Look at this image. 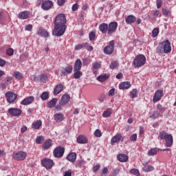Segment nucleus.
<instances>
[{"label": "nucleus", "mask_w": 176, "mask_h": 176, "mask_svg": "<svg viewBox=\"0 0 176 176\" xmlns=\"http://www.w3.org/2000/svg\"><path fill=\"white\" fill-rule=\"evenodd\" d=\"M54 30L52 31V34L55 36H63L65 34V30H67V25H54Z\"/></svg>", "instance_id": "1"}, {"label": "nucleus", "mask_w": 176, "mask_h": 176, "mask_svg": "<svg viewBox=\"0 0 176 176\" xmlns=\"http://www.w3.org/2000/svg\"><path fill=\"white\" fill-rule=\"evenodd\" d=\"M159 136L160 140H166V145L168 148H170V146H172L173 140V135H171V134H168L167 133L162 131L160 133Z\"/></svg>", "instance_id": "2"}, {"label": "nucleus", "mask_w": 176, "mask_h": 176, "mask_svg": "<svg viewBox=\"0 0 176 176\" xmlns=\"http://www.w3.org/2000/svg\"><path fill=\"white\" fill-rule=\"evenodd\" d=\"M146 61V58L145 57V56L142 54H139L133 60V65L135 68H140V67L145 65Z\"/></svg>", "instance_id": "3"}, {"label": "nucleus", "mask_w": 176, "mask_h": 176, "mask_svg": "<svg viewBox=\"0 0 176 176\" xmlns=\"http://www.w3.org/2000/svg\"><path fill=\"white\" fill-rule=\"evenodd\" d=\"M65 24H67L65 14H59L55 17L54 25H66Z\"/></svg>", "instance_id": "4"}, {"label": "nucleus", "mask_w": 176, "mask_h": 176, "mask_svg": "<svg viewBox=\"0 0 176 176\" xmlns=\"http://www.w3.org/2000/svg\"><path fill=\"white\" fill-rule=\"evenodd\" d=\"M65 152V148L59 146L55 148L53 151V155L54 157L57 159H61L64 156V153Z\"/></svg>", "instance_id": "5"}, {"label": "nucleus", "mask_w": 176, "mask_h": 176, "mask_svg": "<svg viewBox=\"0 0 176 176\" xmlns=\"http://www.w3.org/2000/svg\"><path fill=\"white\" fill-rule=\"evenodd\" d=\"M5 96L8 104H12L17 100V94H14V92L8 91L6 93Z\"/></svg>", "instance_id": "6"}, {"label": "nucleus", "mask_w": 176, "mask_h": 176, "mask_svg": "<svg viewBox=\"0 0 176 176\" xmlns=\"http://www.w3.org/2000/svg\"><path fill=\"white\" fill-rule=\"evenodd\" d=\"M41 164L43 167L47 168V170H50L53 166H54V162L49 158H44L41 160Z\"/></svg>", "instance_id": "7"}, {"label": "nucleus", "mask_w": 176, "mask_h": 176, "mask_svg": "<svg viewBox=\"0 0 176 176\" xmlns=\"http://www.w3.org/2000/svg\"><path fill=\"white\" fill-rule=\"evenodd\" d=\"M12 157L18 162H21V160H24V159L27 157V153L24 151L15 152L14 153Z\"/></svg>", "instance_id": "8"}, {"label": "nucleus", "mask_w": 176, "mask_h": 176, "mask_svg": "<svg viewBox=\"0 0 176 176\" xmlns=\"http://www.w3.org/2000/svg\"><path fill=\"white\" fill-rule=\"evenodd\" d=\"M118 29V22H111L108 25V32L107 35H112V34H115L116 32V30Z\"/></svg>", "instance_id": "9"}, {"label": "nucleus", "mask_w": 176, "mask_h": 176, "mask_svg": "<svg viewBox=\"0 0 176 176\" xmlns=\"http://www.w3.org/2000/svg\"><path fill=\"white\" fill-rule=\"evenodd\" d=\"M113 47H115V41L112 40L109 42V45L104 48V54L110 55L111 53H113Z\"/></svg>", "instance_id": "10"}, {"label": "nucleus", "mask_w": 176, "mask_h": 176, "mask_svg": "<svg viewBox=\"0 0 176 176\" xmlns=\"http://www.w3.org/2000/svg\"><path fill=\"white\" fill-rule=\"evenodd\" d=\"M74 67L72 65H67L65 68L62 69L60 72V76H67V75H69V74H72V71Z\"/></svg>", "instance_id": "11"}, {"label": "nucleus", "mask_w": 176, "mask_h": 176, "mask_svg": "<svg viewBox=\"0 0 176 176\" xmlns=\"http://www.w3.org/2000/svg\"><path fill=\"white\" fill-rule=\"evenodd\" d=\"M52 8H53V1L50 0L43 2L41 5V9H43V10H50Z\"/></svg>", "instance_id": "12"}, {"label": "nucleus", "mask_w": 176, "mask_h": 176, "mask_svg": "<svg viewBox=\"0 0 176 176\" xmlns=\"http://www.w3.org/2000/svg\"><path fill=\"white\" fill-rule=\"evenodd\" d=\"M22 112L21 109L17 108H10L8 109V113H10L11 116H20Z\"/></svg>", "instance_id": "13"}, {"label": "nucleus", "mask_w": 176, "mask_h": 176, "mask_svg": "<svg viewBox=\"0 0 176 176\" xmlns=\"http://www.w3.org/2000/svg\"><path fill=\"white\" fill-rule=\"evenodd\" d=\"M120 141L123 142V136L122 135L121 133H118L117 135L112 138L111 140V145H113V144H116V142L118 144V142H120Z\"/></svg>", "instance_id": "14"}, {"label": "nucleus", "mask_w": 176, "mask_h": 176, "mask_svg": "<svg viewBox=\"0 0 176 176\" xmlns=\"http://www.w3.org/2000/svg\"><path fill=\"white\" fill-rule=\"evenodd\" d=\"M162 96H163V91L162 90L157 91L153 98V102H157V101H160Z\"/></svg>", "instance_id": "15"}, {"label": "nucleus", "mask_w": 176, "mask_h": 176, "mask_svg": "<svg viewBox=\"0 0 176 176\" xmlns=\"http://www.w3.org/2000/svg\"><path fill=\"white\" fill-rule=\"evenodd\" d=\"M162 43H164V53H170L171 52V43L168 40H166Z\"/></svg>", "instance_id": "16"}, {"label": "nucleus", "mask_w": 176, "mask_h": 176, "mask_svg": "<svg viewBox=\"0 0 176 176\" xmlns=\"http://www.w3.org/2000/svg\"><path fill=\"white\" fill-rule=\"evenodd\" d=\"M34 96H29L28 98H25L21 102V105H30V104H32V102L34 101Z\"/></svg>", "instance_id": "17"}, {"label": "nucleus", "mask_w": 176, "mask_h": 176, "mask_svg": "<svg viewBox=\"0 0 176 176\" xmlns=\"http://www.w3.org/2000/svg\"><path fill=\"white\" fill-rule=\"evenodd\" d=\"M66 160H67L68 162H70L71 163H75L76 161V153H69L66 157Z\"/></svg>", "instance_id": "18"}, {"label": "nucleus", "mask_w": 176, "mask_h": 176, "mask_svg": "<svg viewBox=\"0 0 176 176\" xmlns=\"http://www.w3.org/2000/svg\"><path fill=\"white\" fill-rule=\"evenodd\" d=\"M54 119L57 123H60L64 120V114L63 113H58L54 115Z\"/></svg>", "instance_id": "19"}, {"label": "nucleus", "mask_w": 176, "mask_h": 176, "mask_svg": "<svg viewBox=\"0 0 176 176\" xmlns=\"http://www.w3.org/2000/svg\"><path fill=\"white\" fill-rule=\"evenodd\" d=\"M76 141L78 144H87L88 140L86 136L83 135H80L77 137Z\"/></svg>", "instance_id": "20"}, {"label": "nucleus", "mask_w": 176, "mask_h": 176, "mask_svg": "<svg viewBox=\"0 0 176 176\" xmlns=\"http://www.w3.org/2000/svg\"><path fill=\"white\" fill-rule=\"evenodd\" d=\"M117 159L122 163H126L129 160V156L126 154H119L117 155Z\"/></svg>", "instance_id": "21"}, {"label": "nucleus", "mask_w": 176, "mask_h": 176, "mask_svg": "<svg viewBox=\"0 0 176 176\" xmlns=\"http://www.w3.org/2000/svg\"><path fill=\"white\" fill-rule=\"evenodd\" d=\"M63 90H64V86H63V85L59 84L56 85L54 89V96H57V94H60Z\"/></svg>", "instance_id": "22"}, {"label": "nucleus", "mask_w": 176, "mask_h": 176, "mask_svg": "<svg viewBox=\"0 0 176 176\" xmlns=\"http://www.w3.org/2000/svg\"><path fill=\"white\" fill-rule=\"evenodd\" d=\"M130 87H131V84L129 81L122 82L119 85V89L121 90H126L127 89H130Z\"/></svg>", "instance_id": "23"}, {"label": "nucleus", "mask_w": 176, "mask_h": 176, "mask_svg": "<svg viewBox=\"0 0 176 176\" xmlns=\"http://www.w3.org/2000/svg\"><path fill=\"white\" fill-rule=\"evenodd\" d=\"M99 30L102 34H107L108 33V25L107 23H102L99 25Z\"/></svg>", "instance_id": "24"}, {"label": "nucleus", "mask_w": 176, "mask_h": 176, "mask_svg": "<svg viewBox=\"0 0 176 176\" xmlns=\"http://www.w3.org/2000/svg\"><path fill=\"white\" fill-rule=\"evenodd\" d=\"M81 69H82V60H80V59H77L74 63V71H80Z\"/></svg>", "instance_id": "25"}, {"label": "nucleus", "mask_w": 176, "mask_h": 176, "mask_svg": "<svg viewBox=\"0 0 176 176\" xmlns=\"http://www.w3.org/2000/svg\"><path fill=\"white\" fill-rule=\"evenodd\" d=\"M37 34L38 35H40V36H44L45 38H47V36H49V32L42 28L38 29Z\"/></svg>", "instance_id": "26"}, {"label": "nucleus", "mask_w": 176, "mask_h": 176, "mask_svg": "<svg viewBox=\"0 0 176 176\" xmlns=\"http://www.w3.org/2000/svg\"><path fill=\"white\" fill-rule=\"evenodd\" d=\"M42 126V120H38L36 122H33L32 124V129H34V130H39L41 127Z\"/></svg>", "instance_id": "27"}, {"label": "nucleus", "mask_w": 176, "mask_h": 176, "mask_svg": "<svg viewBox=\"0 0 176 176\" xmlns=\"http://www.w3.org/2000/svg\"><path fill=\"white\" fill-rule=\"evenodd\" d=\"M58 99L54 98H52L50 102L47 103V108H54L56 107V104H57Z\"/></svg>", "instance_id": "28"}, {"label": "nucleus", "mask_w": 176, "mask_h": 176, "mask_svg": "<svg viewBox=\"0 0 176 176\" xmlns=\"http://www.w3.org/2000/svg\"><path fill=\"white\" fill-rule=\"evenodd\" d=\"M28 16H30V12H28V11H23V12H20L18 14V17H19V19H21V20L27 19Z\"/></svg>", "instance_id": "29"}, {"label": "nucleus", "mask_w": 176, "mask_h": 176, "mask_svg": "<svg viewBox=\"0 0 176 176\" xmlns=\"http://www.w3.org/2000/svg\"><path fill=\"white\" fill-rule=\"evenodd\" d=\"M71 97L69 96V95L68 94H64L61 99H60V102L64 104L65 105L68 104V102H69V100H70Z\"/></svg>", "instance_id": "30"}, {"label": "nucleus", "mask_w": 176, "mask_h": 176, "mask_svg": "<svg viewBox=\"0 0 176 176\" xmlns=\"http://www.w3.org/2000/svg\"><path fill=\"white\" fill-rule=\"evenodd\" d=\"M109 78V75L104 74L98 76L96 79L97 80H98V82H105V80H107Z\"/></svg>", "instance_id": "31"}, {"label": "nucleus", "mask_w": 176, "mask_h": 176, "mask_svg": "<svg viewBox=\"0 0 176 176\" xmlns=\"http://www.w3.org/2000/svg\"><path fill=\"white\" fill-rule=\"evenodd\" d=\"M125 21L126 24H133V23L135 22V17L134 15H129L126 19Z\"/></svg>", "instance_id": "32"}, {"label": "nucleus", "mask_w": 176, "mask_h": 176, "mask_svg": "<svg viewBox=\"0 0 176 176\" xmlns=\"http://www.w3.org/2000/svg\"><path fill=\"white\" fill-rule=\"evenodd\" d=\"M164 43L162 42L159 44L158 47H157V53L160 54H163L164 53Z\"/></svg>", "instance_id": "33"}, {"label": "nucleus", "mask_w": 176, "mask_h": 176, "mask_svg": "<svg viewBox=\"0 0 176 176\" xmlns=\"http://www.w3.org/2000/svg\"><path fill=\"white\" fill-rule=\"evenodd\" d=\"M153 170H155V168L152 165H148L143 167V171L145 173H149L153 171Z\"/></svg>", "instance_id": "34"}, {"label": "nucleus", "mask_w": 176, "mask_h": 176, "mask_svg": "<svg viewBox=\"0 0 176 176\" xmlns=\"http://www.w3.org/2000/svg\"><path fill=\"white\" fill-rule=\"evenodd\" d=\"M50 146H52V140H47L43 145L44 149H49Z\"/></svg>", "instance_id": "35"}, {"label": "nucleus", "mask_w": 176, "mask_h": 176, "mask_svg": "<svg viewBox=\"0 0 176 176\" xmlns=\"http://www.w3.org/2000/svg\"><path fill=\"white\" fill-rule=\"evenodd\" d=\"M82 74H83L82 72H80V70H74V79H79Z\"/></svg>", "instance_id": "36"}, {"label": "nucleus", "mask_w": 176, "mask_h": 176, "mask_svg": "<svg viewBox=\"0 0 176 176\" xmlns=\"http://www.w3.org/2000/svg\"><path fill=\"white\" fill-rule=\"evenodd\" d=\"M118 67H119V63H118V61H112L109 65V68L111 69H116Z\"/></svg>", "instance_id": "37"}, {"label": "nucleus", "mask_w": 176, "mask_h": 176, "mask_svg": "<svg viewBox=\"0 0 176 176\" xmlns=\"http://www.w3.org/2000/svg\"><path fill=\"white\" fill-rule=\"evenodd\" d=\"M160 116V113L159 111H154L150 114V118L151 119H157Z\"/></svg>", "instance_id": "38"}, {"label": "nucleus", "mask_w": 176, "mask_h": 176, "mask_svg": "<svg viewBox=\"0 0 176 176\" xmlns=\"http://www.w3.org/2000/svg\"><path fill=\"white\" fill-rule=\"evenodd\" d=\"M156 153H157V148H151L148 152V156H155Z\"/></svg>", "instance_id": "39"}, {"label": "nucleus", "mask_w": 176, "mask_h": 176, "mask_svg": "<svg viewBox=\"0 0 176 176\" xmlns=\"http://www.w3.org/2000/svg\"><path fill=\"white\" fill-rule=\"evenodd\" d=\"M41 98L43 100V101H45L46 100H49V93L44 91L41 95Z\"/></svg>", "instance_id": "40"}, {"label": "nucleus", "mask_w": 176, "mask_h": 176, "mask_svg": "<svg viewBox=\"0 0 176 176\" xmlns=\"http://www.w3.org/2000/svg\"><path fill=\"white\" fill-rule=\"evenodd\" d=\"M14 76L16 79H19V80H20L23 78V74H21V73H20V72H14Z\"/></svg>", "instance_id": "41"}, {"label": "nucleus", "mask_w": 176, "mask_h": 176, "mask_svg": "<svg viewBox=\"0 0 176 176\" xmlns=\"http://www.w3.org/2000/svg\"><path fill=\"white\" fill-rule=\"evenodd\" d=\"M157 35H159V28H155L151 32V36H153V38H156Z\"/></svg>", "instance_id": "42"}, {"label": "nucleus", "mask_w": 176, "mask_h": 176, "mask_svg": "<svg viewBox=\"0 0 176 176\" xmlns=\"http://www.w3.org/2000/svg\"><path fill=\"white\" fill-rule=\"evenodd\" d=\"M87 45V43H85L82 44H78L75 46L74 50H80L82 47H86V45Z\"/></svg>", "instance_id": "43"}, {"label": "nucleus", "mask_w": 176, "mask_h": 176, "mask_svg": "<svg viewBox=\"0 0 176 176\" xmlns=\"http://www.w3.org/2000/svg\"><path fill=\"white\" fill-rule=\"evenodd\" d=\"M138 94H137V89H133L131 93H130V97L131 98H135V97H138Z\"/></svg>", "instance_id": "44"}, {"label": "nucleus", "mask_w": 176, "mask_h": 176, "mask_svg": "<svg viewBox=\"0 0 176 176\" xmlns=\"http://www.w3.org/2000/svg\"><path fill=\"white\" fill-rule=\"evenodd\" d=\"M45 141V138L43 136H38L36 138V144H42Z\"/></svg>", "instance_id": "45"}, {"label": "nucleus", "mask_w": 176, "mask_h": 176, "mask_svg": "<svg viewBox=\"0 0 176 176\" xmlns=\"http://www.w3.org/2000/svg\"><path fill=\"white\" fill-rule=\"evenodd\" d=\"M6 54L7 56H13L14 54V50L12 48H8L6 50Z\"/></svg>", "instance_id": "46"}, {"label": "nucleus", "mask_w": 176, "mask_h": 176, "mask_svg": "<svg viewBox=\"0 0 176 176\" xmlns=\"http://www.w3.org/2000/svg\"><path fill=\"white\" fill-rule=\"evenodd\" d=\"M64 105H65V104L62 103L60 100H59V102H58V104H57L56 106V109L57 111H61V109H63V107H64Z\"/></svg>", "instance_id": "47"}, {"label": "nucleus", "mask_w": 176, "mask_h": 176, "mask_svg": "<svg viewBox=\"0 0 176 176\" xmlns=\"http://www.w3.org/2000/svg\"><path fill=\"white\" fill-rule=\"evenodd\" d=\"M89 41H94V38H96V32H91L89 34Z\"/></svg>", "instance_id": "48"}, {"label": "nucleus", "mask_w": 176, "mask_h": 176, "mask_svg": "<svg viewBox=\"0 0 176 176\" xmlns=\"http://www.w3.org/2000/svg\"><path fill=\"white\" fill-rule=\"evenodd\" d=\"M47 80V75L46 74H41L40 75V81L41 82H46Z\"/></svg>", "instance_id": "49"}, {"label": "nucleus", "mask_w": 176, "mask_h": 176, "mask_svg": "<svg viewBox=\"0 0 176 176\" xmlns=\"http://www.w3.org/2000/svg\"><path fill=\"white\" fill-rule=\"evenodd\" d=\"M131 174H133V175L138 176L140 175V170L138 169H131L130 170Z\"/></svg>", "instance_id": "50"}, {"label": "nucleus", "mask_w": 176, "mask_h": 176, "mask_svg": "<svg viewBox=\"0 0 176 176\" xmlns=\"http://www.w3.org/2000/svg\"><path fill=\"white\" fill-rule=\"evenodd\" d=\"M162 14H164V16H165L166 17H168V16H170V11L166 8H163Z\"/></svg>", "instance_id": "51"}, {"label": "nucleus", "mask_w": 176, "mask_h": 176, "mask_svg": "<svg viewBox=\"0 0 176 176\" xmlns=\"http://www.w3.org/2000/svg\"><path fill=\"white\" fill-rule=\"evenodd\" d=\"M94 135L95 137H98V138H100V137L102 135V133H101V131H100V129H96L94 132Z\"/></svg>", "instance_id": "52"}, {"label": "nucleus", "mask_w": 176, "mask_h": 176, "mask_svg": "<svg viewBox=\"0 0 176 176\" xmlns=\"http://www.w3.org/2000/svg\"><path fill=\"white\" fill-rule=\"evenodd\" d=\"M111 112L109 110L104 111L102 114V116L103 118H109V116H111Z\"/></svg>", "instance_id": "53"}, {"label": "nucleus", "mask_w": 176, "mask_h": 176, "mask_svg": "<svg viewBox=\"0 0 176 176\" xmlns=\"http://www.w3.org/2000/svg\"><path fill=\"white\" fill-rule=\"evenodd\" d=\"M92 68L93 69H99V68H101V65L98 62H96L94 63Z\"/></svg>", "instance_id": "54"}, {"label": "nucleus", "mask_w": 176, "mask_h": 176, "mask_svg": "<svg viewBox=\"0 0 176 176\" xmlns=\"http://www.w3.org/2000/svg\"><path fill=\"white\" fill-rule=\"evenodd\" d=\"M153 15L154 17H161L162 14H160V11L155 10L153 12Z\"/></svg>", "instance_id": "55"}, {"label": "nucleus", "mask_w": 176, "mask_h": 176, "mask_svg": "<svg viewBox=\"0 0 176 176\" xmlns=\"http://www.w3.org/2000/svg\"><path fill=\"white\" fill-rule=\"evenodd\" d=\"M162 3H163V0H157L156 1L157 8L160 9V8H162Z\"/></svg>", "instance_id": "56"}, {"label": "nucleus", "mask_w": 176, "mask_h": 176, "mask_svg": "<svg viewBox=\"0 0 176 176\" xmlns=\"http://www.w3.org/2000/svg\"><path fill=\"white\" fill-rule=\"evenodd\" d=\"M7 86H8L7 82H1L0 84V87H1V89H2V90H5V89H6Z\"/></svg>", "instance_id": "57"}, {"label": "nucleus", "mask_w": 176, "mask_h": 176, "mask_svg": "<svg viewBox=\"0 0 176 176\" xmlns=\"http://www.w3.org/2000/svg\"><path fill=\"white\" fill-rule=\"evenodd\" d=\"M63 176H72V170H68L65 171Z\"/></svg>", "instance_id": "58"}, {"label": "nucleus", "mask_w": 176, "mask_h": 176, "mask_svg": "<svg viewBox=\"0 0 176 176\" xmlns=\"http://www.w3.org/2000/svg\"><path fill=\"white\" fill-rule=\"evenodd\" d=\"M115 95V89L113 88L109 91V97H112V96Z\"/></svg>", "instance_id": "59"}, {"label": "nucleus", "mask_w": 176, "mask_h": 176, "mask_svg": "<svg viewBox=\"0 0 176 176\" xmlns=\"http://www.w3.org/2000/svg\"><path fill=\"white\" fill-rule=\"evenodd\" d=\"M78 3H75L72 6V10L73 12H76V10H78Z\"/></svg>", "instance_id": "60"}, {"label": "nucleus", "mask_w": 176, "mask_h": 176, "mask_svg": "<svg viewBox=\"0 0 176 176\" xmlns=\"http://www.w3.org/2000/svg\"><path fill=\"white\" fill-rule=\"evenodd\" d=\"M57 3L58 6H63L65 3V0H57Z\"/></svg>", "instance_id": "61"}, {"label": "nucleus", "mask_w": 176, "mask_h": 176, "mask_svg": "<svg viewBox=\"0 0 176 176\" xmlns=\"http://www.w3.org/2000/svg\"><path fill=\"white\" fill-rule=\"evenodd\" d=\"M130 140L131 141H137V134L136 133H134L133 135H132L131 137H130Z\"/></svg>", "instance_id": "62"}, {"label": "nucleus", "mask_w": 176, "mask_h": 176, "mask_svg": "<svg viewBox=\"0 0 176 176\" xmlns=\"http://www.w3.org/2000/svg\"><path fill=\"white\" fill-rule=\"evenodd\" d=\"M107 173H108V168L104 167L102 170V173H100V176L104 175V174H107Z\"/></svg>", "instance_id": "63"}, {"label": "nucleus", "mask_w": 176, "mask_h": 176, "mask_svg": "<svg viewBox=\"0 0 176 176\" xmlns=\"http://www.w3.org/2000/svg\"><path fill=\"white\" fill-rule=\"evenodd\" d=\"M100 170V164H96L94 168H93V171L94 173H96V171H98Z\"/></svg>", "instance_id": "64"}]
</instances>
